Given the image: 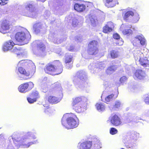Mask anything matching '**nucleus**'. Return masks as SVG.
Here are the masks:
<instances>
[{"mask_svg": "<svg viewBox=\"0 0 149 149\" xmlns=\"http://www.w3.org/2000/svg\"><path fill=\"white\" fill-rule=\"evenodd\" d=\"M123 41L122 40V39H119L118 40L117 42V44L119 45H123Z\"/></svg>", "mask_w": 149, "mask_h": 149, "instance_id": "49", "label": "nucleus"}, {"mask_svg": "<svg viewBox=\"0 0 149 149\" xmlns=\"http://www.w3.org/2000/svg\"><path fill=\"white\" fill-rule=\"evenodd\" d=\"M134 16L133 22L134 23H136L138 21L140 18L139 15L138 13H135Z\"/></svg>", "mask_w": 149, "mask_h": 149, "instance_id": "36", "label": "nucleus"}, {"mask_svg": "<svg viewBox=\"0 0 149 149\" xmlns=\"http://www.w3.org/2000/svg\"><path fill=\"white\" fill-rule=\"evenodd\" d=\"M87 77L84 72L82 71L78 72L76 75L73 78V81L75 84H78L81 80L86 81Z\"/></svg>", "mask_w": 149, "mask_h": 149, "instance_id": "7", "label": "nucleus"}, {"mask_svg": "<svg viewBox=\"0 0 149 149\" xmlns=\"http://www.w3.org/2000/svg\"><path fill=\"white\" fill-rule=\"evenodd\" d=\"M116 67L115 66H111L108 68L106 71V72L108 74H111L116 70Z\"/></svg>", "mask_w": 149, "mask_h": 149, "instance_id": "33", "label": "nucleus"}, {"mask_svg": "<svg viewBox=\"0 0 149 149\" xmlns=\"http://www.w3.org/2000/svg\"><path fill=\"white\" fill-rule=\"evenodd\" d=\"M17 141H19V140H17Z\"/></svg>", "mask_w": 149, "mask_h": 149, "instance_id": "55", "label": "nucleus"}, {"mask_svg": "<svg viewBox=\"0 0 149 149\" xmlns=\"http://www.w3.org/2000/svg\"><path fill=\"white\" fill-rule=\"evenodd\" d=\"M74 8L75 10L79 12H81L85 10V6L83 4L76 3L74 5Z\"/></svg>", "mask_w": 149, "mask_h": 149, "instance_id": "24", "label": "nucleus"}, {"mask_svg": "<svg viewBox=\"0 0 149 149\" xmlns=\"http://www.w3.org/2000/svg\"><path fill=\"white\" fill-rule=\"evenodd\" d=\"M52 40L53 41V42L55 43L59 44L61 43V42H60V40L57 38H54Z\"/></svg>", "mask_w": 149, "mask_h": 149, "instance_id": "47", "label": "nucleus"}, {"mask_svg": "<svg viewBox=\"0 0 149 149\" xmlns=\"http://www.w3.org/2000/svg\"><path fill=\"white\" fill-rule=\"evenodd\" d=\"M121 105V104L120 102L118 100H116L114 103L113 106L114 109L118 108L120 107Z\"/></svg>", "mask_w": 149, "mask_h": 149, "instance_id": "37", "label": "nucleus"}, {"mask_svg": "<svg viewBox=\"0 0 149 149\" xmlns=\"http://www.w3.org/2000/svg\"><path fill=\"white\" fill-rule=\"evenodd\" d=\"M34 87V84L33 82H29L24 83L20 85L18 88V91L21 93H24L26 91L27 88L31 90Z\"/></svg>", "mask_w": 149, "mask_h": 149, "instance_id": "10", "label": "nucleus"}, {"mask_svg": "<svg viewBox=\"0 0 149 149\" xmlns=\"http://www.w3.org/2000/svg\"><path fill=\"white\" fill-rule=\"evenodd\" d=\"M125 28H132V26L130 25H126L124 26L123 24L121 25L120 29L122 31V32L124 35H128L130 34L131 33V30L130 29H125L124 30H122V28L123 27Z\"/></svg>", "mask_w": 149, "mask_h": 149, "instance_id": "25", "label": "nucleus"}, {"mask_svg": "<svg viewBox=\"0 0 149 149\" xmlns=\"http://www.w3.org/2000/svg\"><path fill=\"white\" fill-rule=\"evenodd\" d=\"M89 68H90V66H89Z\"/></svg>", "mask_w": 149, "mask_h": 149, "instance_id": "56", "label": "nucleus"}, {"mask_svg": "<svg viewBox=\"0 0 149 149\" xmlns=\"http://www.w3.org/2000/svg\"><path fill=\"white\" fill-rule=\"evenodd\" d=\"M133 45L140 43L142 45H144L146 43V40L142 35H138L132 39Z\"/></svg>", "mask_w": 149, "mask_h": 149, "instance_id": "13", "label": "nucleus"}, {"mask_svg": "<svg viewBox=\"0 0 149 149\" xmlns=\"http://www.w3.org/2000/svg\"><path fill=\"white\" fill-rule=\"evenodd\" d=\"M33 1L26 3L25 5L24 10L22 14L24 16L32 18H34L37 16V13L33 5Z\"/></svg>", "mask_w": 149, "mask_h": 149, "instance_id": "4", "label": "nucleus"}, {"mask_svg": "<svg viewBox=\"0 0 149 149\" xmlns=\"http://www.w3.org/2000/svg\"><path fill=\"white\" fill-rule=\"evenodd\" d=\"M118 132L117 130L115 128L112 127L110 129V133L112 135H114L116 134Z\"/></svg>", "mask_w": 149, "mask_h": 149, "instance_id": "38", "label": "nucleus"}, {"mask_svg": "<svg viewBox=\"0 0 149 149\" xmlns=\"http://www.w3.org/2000/svg\"><path fill=\"white\" fill-rule=\"evenodd\" d=\"M27 100L29 103H32L36 101V100L35 99H34L32 97H28L27 98Z\"/></svg>", "mask_w": 149, "mask_h": 149, "instance_id": "42", "label": "nucleus"}, {"mask_svg": "<svg viewBox=\"0 0 149 149\" xmlns=\"http://www.w3.org/2000/svg\"><path fill=\"white\" fill-rule=\"evenodd\" d=\"M55 63L57 67L56 69L53 65H49L45 70L46 73L52 75H55L59 74L62 72L63 69L61 63L59 61H56Z\"/></svg>", "mask_w": 149, "mask_h": 149, "instance_id": "3", "label": "nucleus"}, {"mask_svg": "<svg viewBox=\"0 0 149 149\" xmlns=\"http://www.w3.org/2000/svg\"><path fill=\"white\" fill-rule=\"evenodd\" d=\"M139 63L141 65L144 67L149 68V58H143Z\"/></svg>", "mask_w": 149, "mask_h": 149, "instance_id": "27", "label": "nucleus"}, {"mask_svg": "<svg viewBox=\"0 0 149 149\" xmlns=\"http://www.w3.org/2000/svg\"><path fill=\"white\" fill-rule=\"evenodd\" d=\"M97 42L95 40H93L90 42L88 45V52L91 55L96 54L98 52L97 47Z\"/></svg>", "mask_w": 149, "mask_h": 149, "instance_id": "9", "label": "nucleus"}, {"mask_svg": "<svg viewBox=\"0 0 149 149\" xmlns=\"http://www.w3.org/2000/svg\"><path fill=\"white\" fill-rule=\"evenodd\" d=\"M134 15V13L131 11L127 12L123 17L124 19L125 20H128L129 18L131 17Z\"/></svg>", "mask_w": 149, "mask_h": 149, "instance_id": "30", "label": "nucleus"}, {"mask_svg": "<svg viewBox=\"0 0 149 149\" xmlns=\"http://www.w3.org/2000/svg\"><path fill=\"white\" fill-rule=\"evenodd\" d=\"M1 2H0V5H3L7 3V1L8 0H0Z\"/></svg>", "mask_w": 149, "mask_h": 149, "instance_id": "46", "label": "nucleus"}, {"mask_svg": "<svg viewBox=\"0 0 149 149\" xmlns=\"http://www.w3.org/2000/svg\"><path fill=\"white\" fill-rule=\"evenodd\" d=\"M47 77H45L44 78V79L45 80H47Z\"/></svg>", "mask_w": 149, "mask_h": 149, "instance_id": "52", "label": "nucleus"}, {"mask_svg": "<svg viewBox=\"0 0 149 149\" xmlns=\"http://www.w3.org/2000/svg\"><path fill=\"white\" fill-rule=\"evenodd\" d=\"M43 106L45 107L46 108V109L45 110V113H51V109L49 107L48 104H43Z\"/></svg>", "mask_w": 149, "mask_h": 149, "instance_id": "39", "label": "nucleus"}, {"mask_svg": "<svg viewBox=\"0 0 149 149\" xmlns=\"http://www.w3.org/2000/svg\"><path fill=\"white\" fill-rule=\"evenodd\" d=\"M86 100L87 98L85 97L82 96L77 97L73 100V101L72 104V105L78 104L80 103H81V104L84 103L83 102H86Z\"/></svg>", "mask_w": 149, "mask_h": 149, "instance_id": "21", "label": "nucleus"}, {"mask_svg": "<svg viewBox=\"0 0 149 149\" xmlns=\"http://www.w3.org/2000/svg\"><path fill=\"white\" fill-rule=\"evenodd\" d=\"M35 42L37 44V47L38 51V52L36 54L41 56H44L46 53L44 45L39 41H36Z\"/></svg>", "mask_w": 149, "mask_h": 149, "instance_id": "12", "label": "nucleus"}, {"mask_svg": "<svg viewBox=\"0 0 149 149\" xmlns=\"http://www.w3.org/2000/svg\"><path fill=\"white\" fill-rule=\"evenodd\" d=\"M15 39L17 41L23 42L25 44H27L31 38V36L29 31L25 30V32L21 31L17 33L15 36Z\"/></svg>", "mask_w": 149, "mask_h": 149, "instance_id": "5", "label": "nucleus"}, {"mask_svg": "<svg viewBox=\"0 0 149 149\" xmlns=\"http://www.w3.org/2000/svg\"><path fill=\"white\" fill-rule=\"evenodd\" d=\"M33 27L36 33H38L42 29V25L40 23H36L34 25Z\"/></svg>", "mask_w": 149, "mask_h": 149, "instance_id": "31", "label": "nucleus"}, {"mask_svg": "<svg viewBox=\"0 0 149 149\" xmlns=\"http://www.w3.org/2000/svg\"><path fill=\"white\" fill-rule=\"evenodd\" d=\"M4 52L11 50L12 52L17 54V56H23L22 53L20 52V49L18 45L15 44L12 40H10L4 43L2 47Z\"/></svg>", "mask_w": 149, "mask_h": 149, "instance_id": "2", "label": "nucleus"}, {"mask_svg": "<svg viewBox=\"0 0 149 149\" xmlns=\"http://www.w3.org/2000/svg\"><path fill=\"white\" fill-rule=\"evenodd\" d=\"M48 14H49V11H47Z\"/></svg>", "mask_w": 149, "mask_h": 149, "instance_id": "53", "label": "nucleus"}, {"mask_svg": "<svg viewBox=\"0 0 149 149\" xmlns=\"http://www.w3.org/2000/svg\"><path fill=\"white\" fill-rule=\"evenodd\" d=\"M68 114L64 115L61 120V123L63 125L68 129L74 128L77 127L79 125V120L74 116V117H68Z\"/></svg>", "mask_w": 149, "mask_h": 149, "instance_id": "1", "label": "nucleus"}, {"mask_svg": "<svg viewBox=\"0 0 149 149\" xmlns=\"http://www.w3.org/2000/svg\"><path fill=\"white\" fill-rule=\"evenodd\" d=\"M96 106L97 110L100 112L104 111L105 108L104 104L103 103H97Z\"/></svg>", "mask_w": 149, "mask_h": 149, "instance_id": "28", "label": "nucleus"}, {"mask_svg": "<svg viewBox=\"0 0 149 149\" xmlns=\"http://www.w3.org/2000/svg\"><path fill=\"white\" fill-rule=\"evenodd\" d=\"M86 104L85 103H79L78 104L72 105L73 109L76 112L80 113L84 111L86 109Z\"/></svg>", "mask_w": 149, "mask_h": 149, "instance_id": "15", "label": "nucleus"}, {"mask_svg": "<svg viewBox=\"0 0 149 149\" xmlns=\"http://www.w3.org/2000/svg\"><path fill=\"white\" fill-rule=\"evenodd\" d=\"M47 99L48 102L52 104L57 103L61 100L60 99L57 97L52 96H49L47 98Z\"/></svg>", "mask_w": 149, "mask_h": 149, "instance_id": "26", "label": "nucleus"}, {"mask_svg": "<svg viewBox=\"0 0 149 149\" xmlns=\"http://www.w3.org/2000/svg\"><path fill=\"white\" fill-rule=\"evenodd\" d=\"M134 56L135 60L140 62L143 58V55L139 49H137L134 52Z\"/></svg>", "mask_w": 149, "mask_h": 149, "instance_id": "18", "label": "nucleus"}, {"mask_svg": "<svg viewBox=\"0 0 149 149\" xmlns=\"http://www.w3.org/2000/svg\"><path fill=\"white\" fill-rule=\"evenodd\" d=\"M31 97L35 99L36 100L40 97L38 92L36 91H33L31 94Z\"/></svg>", "mask_w": 149, "mask_h": 149, "instance_id": "34", "label": "nucleus"}, {"mask_svg": "<svg viewBox=\"0 0 149 149\" xmlns=\"http://www.w3.org/2000/svg\"><path fill=\"white\" fill-rule=\"evenodd\" d=\"M146 76V74L142 70H137L135 73L134 77L135 79H144Z\"/></svg>", "mask_w": 149, "mask_h": 149, "instance_id": "20", "label": "nucleus"}, {"mask_svg": "<svg viewBox=\"0 0 149 149\" xmlns=\"http://www.w3.org/2000/svg\"><path fill=\"white\" fill-rule=\"evenodd\" d=\"M86 18L87 22H90L93 26H95L97 23V20L96 17L92 16L91 15L87 16Z\"/></svg>", "mask_w": 149, "mask_h": 149, "instance_id": "22", "label": "nucleus"}, {"mask_svg": "<svg viewBox=\"0 0 149 149\" xmlns=\"http://www.w3.org/2000/svg\"><path fill=\"white\" fill-rule=\"evenodd\" d=\"M74 48L73 46H71V47H70L68 49L69 51H71Z\"/></svg>", "mask_w": 149, "mask_h": 149, "instance_id": "50", "label": "nucleus"}, {"mask_svg": "<svg viewBox=\"0 0 149 149\" xmlns=\"http://www.w3.org/2000/svg\"><path fill=\"white\" fill-rule=\"evenodd\" d=\"M73 57L70 54H66L65 58V62L67 68L68 69L71 68L72 67Z\"/></svg>", "mask_w": 149, "mask_h": 149, "instance_id": "14", "label": "nucleus"}, {"mask_svg": "<svg viewBox=\"0 0 149 149\" xmlns=\"http://www.w3.org/2000/svg\"><path fill=\"white\" fill-rule=\"evenodd\" d=\"M36 143V141H34L33 142H30L28 143L27 144H26V143H25L24 144V143H22V144L25 147L27 148L29 147L31 145L33 144H35Z\"/></svg>", "mask_w": 149, "mask_h": 149, "instance_id": "40", "label": "nucleus"}, {"mask_svg": "<svg viewBox=\"0 0 149 149\" xmlns=\"http://www.w3.org/2000/svg\"><path fill=\"white\" fill-rule=\"evenodd\" d=\"M117 97L116 96L114 97V95L113 94H111L110 95L107 96L105 98V101L107 103L109 102L113 99L116 98Z\"/></svg>", "mask_w": 149, "mask_h": 149, "instance_id": "32", "label": "nucleus"}, {"mask_svg": "<svg viewBox=\"0 0 149 149\" xmlns=\"http://www.w3.org/2000/svg\"><path fill=\"white\" fill-rule=\"evenodd\" d=\"M77 147L78 149H90L92 146L91 142L90 141H86L79 144ZM99 147L98 149H100Z\"/></svg>", "mask_w": 149, "mask_h": 149, "instance_id": "19", "label": "nucleus"}, {"mask_svg": "<svg viewBox=\"0 0 149 149\" xmlns=\"http://www.w3.org/2000/svg\"><path fill=\"white\" fill-rule=\"evenodd\" d=\"M136 141V136L134 134H132L130 136H127L123 141L127 148L133 149L137 145Z\"/></svg>", "mask_w": 149, "mask_h": 149, "instance_id": "6", "label": "nucleus"}, {"mask_svg": "<svg viewBox=\"0 0 149 149\" xmlns=\"http://www.w3.org/2000/svg\"><path fill=\"white\" fill-rule=\"evenodd\" d=\"M58 54H60V55H61V54H60V53H58Z\"/></svg>", "mask_w": 149, "mask_h": 149, "instance_id": "54", "label": "nucleus"}, {"mask_svg": "<svg viewBox=\"0 0 149 149\" xmlns=\"http://www.w3.org/2000/svg\"><path fill=\"white\" fill-rule=\"evenodd\" d=\"M110 120L111 124L115 126H118L121 125L122 123L120 118L116 115L111 116Z\"/></svg>", "mask_w": 149, "mask_h": 149, "instance_id": "17", "label": "nucleus"}, {"mask_svg": "<svg viewBox=\"0 0 149 149\" xmlns=\"http://www.w3.org/2000/svg\"><path fill=\"white\" fill-rule=\"evenodd\" d=\"M113 27V23L111 22H109L103 27V31L105 33H108L112 31Z\"/></svg>", "mask_w": 149, "mask_h": 149, "instance_id": "23", "label": "nucleus"}, {"mask_svg": "<svg viewBox=\"0 0 149 149\" xmlns=\"http://www.w3.org/2000/svg\"><path fill=\"white\" fill-rule=\"evenodd\" d=\"M11 25L8 21L4 20L0 22V32L3 34L8 32V30L11 27Z\"/></svg>", "mask_w": 149, "mask_h": 149, "instance_id": "8", "label": "nucleus"}, {"mask_svg": "<svg viewBox=\"0 0 149 149\" xmlns=\"http://www.w3.org/2000/svg\"><path fill=\"white\" fill-rule=\"evenodd\" d=\"M144 101L146 104H149V95H146Z\"/></svg>", "mask_w": 149, "mask_h": 149, "instance_id": "45", "label": "nucleus"}, {"mask_svg": "<svg viewBox=\"0 0 149 149\" xmlns=\"http://www.w3.org/2000/svg\"><path fill=\"white\" fill-rule=\"evenodd\" d=\"M27 64L29 68L31 70H33L34 72H35L36 66L32 61L30 60H22L19 62L17 65L19 66L24 65Z\"/></svg>", "mask_w": 149, "mask_h": 149, "instance_id": "11", "label": "nucleus"}, {"mask_svg": "<svg viewBox=\"0 0 149 149\" xmlns=\"http://www.w3.org/2000/svg\"><path fill=\"white\" fill-rule=\"evenodd\" d=\"M31 137L34 139L36 138V137L35 136H33L32 134L30 133H28L24 136L23 138L21 140V141L23 142L25 141H26L25 139H30Z\"/></svg>", "mask_w": 149, "mask_h": 149, "instance_id": "29", "label": "nucleus"}, {"mask_svg": "<svg viewBox=\"0 0 149 149\" xmlns=\"http://www.w3.org/2000/svg\"><path fill=\"white\" fill-rule=\"evenodd\" d=\"M110 55L112 58H117L119 54L118 52L112 50L110 52Z\"/></svg>", "mask_w": 149, "mask_h": 149, "instance_id": "35", "label": "nucleus"}, {"mask_svg": "<svg viewBox=\"0 0 149 149\" xmlns=\"http://www.w3.org/2000/svg\"><path fill=\"white\" fill-rule=\"evenodd\" d=\"M41 87L42 89H43L44 90H45V91H43L44 92H45V91H46V90L47 89V85L46 84H42L41 85Z\"/></svg>", "mask_w": 149, "mask_h": 149, "instance_id": "43", "label": "nucleus"}, {"mask_svg": "<svg viewBox=\"0 0 149 149\" xmlns=\"http://www.w3.org/2000/svg\"><path fill=\"white\" fill-rule=\"evenodd\" d=\"M37 1H41V2H44L45 1H46V0H37Z\"/></svg>", "mask_w": 149, "mask_h": 149, "instance_id": "51", "label": "nucleus"}, {"mask_svg": "<svg viewBox=\"0 0 149 149\" xmlns=\"http://www.w3.org/2000/svg\"><path fill=\"white\" fill-rule=\"evenodd\" d=\"M30 70H31V69ZM16 71L17 72V73L18 74H19V73L21 74L26 76V77L23 78H22L23 79H27L26 77H28L29 76L31 72H33L32 70H31L29 72H26L24 68L21 67H19L17 69H16Z\"/></svg>", "mask_w": 149, "mask_h": 149, "instance_id": "16", "label": "nucleus"}, {"mask_svg": "<svg viewBox=\"0 0 149 149\" xmlns=\"http://www.w3.org/2000/svg\"><path fill=\"white\" fill-rule=\"evenodd\" d=\"M113 37L114 39L117 40L119 39L120 38L119 35L117 33L113 34Z\"/></svg>", "mask_w": 149, "mask_h": 149, "instance_id": "48", "label": "nucleus"}, {"mask_svg": "<svg viewBox=\"0 0 149 149\" xmlns=\"http://www.w3.org/2000/svg\"><path fill=\"white\" fill-rule=\"evenodd\" d=\"M78 24V22L77 19H74L73 21L72 25L73 26L75 27Z\"/></svg>", "mask_w": 149, "mask_h": 149, "instance_id": "44", "label": "nucleus"}, {"mask_svg": "<svg viewBox=\"0 0 149 149\" xmlns=\"http://www.w3.org/2000/svg\"><path fill=\"white\" fill-rule=\"evenodd\" d=\"M127 79V77L125 76H123L120 78V81L121 83L123 84L126 82Z\"/></svg>", "mask_w": 149, "mask_h": 149, "instance_id": "41", "label": "nucleus"}]
</instances>
